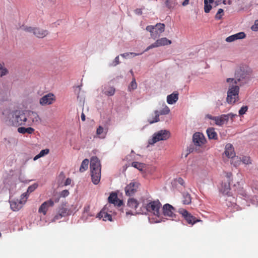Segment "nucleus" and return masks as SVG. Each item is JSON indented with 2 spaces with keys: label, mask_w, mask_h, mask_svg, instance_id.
I'll list each match as a JSON object with an SVG mask.
<instances>
[{
  "label": "nucleus",
  "mask_w": 258,
  "mask_h": 258,
  "mask_svg": "<svg viewBox=\"0 0 258 258\" xmlns=\"http://www.w3.org/2000/svg\"><path fill=\"white\" fill-rule=\"evenodd\" d=\"M251 75V71L248 69L240 68L237 70L235 74V79L228 78L227 79V82H231V83L237 84L239 86L247 83L250 80Z\"/></svg>",
  "instance_id": "f257e3e1"
},
{
  "label": "nucleus",
  "mask_w": 258,
  "mask_h": 258,
  "mask_svg": "<svg viewBox=\"0 0 258 258\" xmlns=\"http://www.w3.org/2000/svg\"><path fill=\"white\" fill-rule=\"evenodd\" d=\"M90 167L92 181L94 184H97L101 178V165L97 157H92L91 158Z\"/></svg>",
  "instance_id": "f03ea898"
},
{
  "label": "nucleus",
  "mask_w": 258,
  "mask_h": 258,
  "mask_svg": "<svg viewBox=\"0 0 258 258\" xmlns=\"http://www.w3.org/2000/svg\"><path fill=\"white\" fill-rule=\"evenodd\" d=\"M27 121V116L26 113L20 110H16L11 113L9 119V124L14 126L25 125Z\"/></svg>",
  "instance_id": "7ed1b4c3"
},
{
  "label": "nucleus",
  "mask_w": 258,
  "mask_h": 258,
  "mask_svg": "<svg viewBox=\"0 0 258 258\" xmlns=\"http://www.w3.org/2000/svg\"><path fill=\"white\" fill-rule=\"evenodd\" d=\"M230 83L229 89L227 91V102L229 104H234L238 100L239 86L234 83Z\"/></svg>",
  "instance_id": "20e7f679"
},
{
  "label": "nucleus",
  "mask_w": 258,
  "mask_h": 258,
  "mask_svg": "<svg viewBox=\"0 0 258 258\" xmlns=\"http://www.w3.org/2000/svg\"><path fill=\"white\" fill-rule=\"evenodd\" d=\"M146 29L150 32L151 37L155 39L164 31L165 25L159 23L155 26L149 25L147 26Z\"/></svg>",
  "instance_id": "39448f33"
},
{
  "label": "nucleus",
  "mask_w": 258,
  "mask_h": 258,
  "mask_svg": "<svg viewBox=\"0 0 258 258\" xmlns=\"http://www.w3.org/2000/svg\"><path fill=\"white\" fill-rule=\"evenodd\" d=\"M170 133L167 130H161L154 134L153 138L149 140V144L153 145L160 141L166 140L169 138Z\"/></svg>",
  "instance_id": "423d86ee"
},
{
  "label": "nucleus",
  "mask_w": 258,
  "mask_h": 258,
  "mask_svg": "<svg viewBox=\"0 0 258 258\" xmlns=\"http://www.w3.org/2000/svg\"><path fill=\"white\" fill-rule=\"evenodd\" d=\"M161 206V203L159 200L151 201L147 204L145 208L147 212L153 214L158 217L160 216V209Z\"/></svg>",
  "instance_id": "0eeeda50"
},
{
  "label": "nucleus",
  "mask_w": 258,
  "mask_h": 258,
  "mask_svg": "<svg viewBox=\"0 0 258 258\" xmlns=\"http://www.w3.org/2000/svg\"><path fill=\"white\" fill-rule=\"evenodd\" d=\"M178 212L181 215L182 217L189 225H193L197 222L202 221L201 220L197 219L196 217L192 216L186 210L183 208H179Z\"/></svg>",
  "instance_id": "6e6552de"
},
{
  "label": "nucleus",
  "mask_w": 258,
  "mask_h": 258,
  "mask_svg": "<svg viewBox=\"0 0 258 258\" xmlns=\"http://www.w3.org/2000/svg\"><path fill=\"white\" fill-rule=\"evenodd\" d=\"M26 32L32 33L36 37L42 38L48 34V32L46 30H43L37 27H26L24 28Z\"/></svg>",
  "instance_id": "1a4fd4ad"
},
{
  "label": "nucleus",
  "mask_w": 258,
  "mask_h": 258,
  "mask_svg": "<svg viewBox=\"0 0 258 258\" xmlns=\"http://www.w3.org/2000/svg\"><path fill=\"white\" fill-rule=\"evenodd\" d=\"M236 116V114L230 113L227 114H222L220 116H216L215 123L218 126H222L224 124L227 123L229 119L233 121L234 117Z\"/></svg>",
  "instance_id": "9d476101"
},
{
  "label": "nucleus",
  "mask_w": 258,
  "mask_h": 258,
  "mask_svg": "<svg viewBox=\"0 0 258 258\" xmlns=\"http://www.w3.org/2000/svg\"><path fill=\"white\" fill-rule=\"evenodd\" d=\"M111 205H106L103 208V209L98 214L97 217L99 219H102L103 221H106L107 220L112 221V216L109 213L111 212L109 211L110 209H111Z\"/></svg>",
  "instance_id": "9b49d317"
},
{
  "label": "nucleus",
  "mask_w": 258,
  "mask_h": 258,
  "mask_svg": "<svg viewBox=\"0 0 258 258\" xmlns=\"http://www.w3.org/2000/svg\"><path fill=\"white\" fill-rule=\"evenodd\" d=\"M55 101V96L53 93H49L42 97L39 100V103L45 106L52 104Z\"/></svg>",
  "instance_id": "f8f14e48"
},
{
  "label": "nucleus",
  "mask_w": 258,
  "mask_h": 258,
  "mask_svg": "<svg viewBox=\"0 0 258 258\" xmlns=\"http://www.w3.org/2000/svg\"><path fill=\"white\" fill-rule=\"evenodd\" d=\"M192 141L196 146H201L205 144L206 140L204 135L199 132L196 133L192 137Z\"/></svg>",
  "instance_id": "ddd939ff"
},
{
  "label": "nucleus",
  "mask_w": 258,
  "mask_h": 258,
  "mask_svg": "<svg viewBox=\"0 0 258 258\" xmlns=\"http://www.w3.org/2000/svg\"><path fill=\"white\" fill-rule=\"evenodd\" d=\"M139 186V183L137 182H132L127 184L125 188L126 195L132 196L137 191Z\"/></svg>",
  "instance_id": "4468645a"
},
{
  "label": "nucleus",
  "mask_w": 258,
  "mask_h": 258,
  "mask_svg": "<svg viewBox=\"0 0 258 258\" xmlns=\"http://www.w3.org/2000/svg\"><path fill=\"white\" fill-rule=\"evenodd\" d=\"M162 211L163 215L165 216L173 218L175 216V208L169 204H166L163 206Z\"/></svg>",
  "instance_id": "2eb2a0df"
},
{
  "label": "nucleus",
  "mask_w": 258,
  "mask_h": 258,
  "mask_svg": "<svg viewBox=\"0 0 258 258\" xmlns=\"http://www.w3.org/2000/svg\"><path fill=\"white\" fill-rule=\"evenodd\" d=\"M108 202L109 203V205H111L112 206L111 208L115 207V206L119 207L122 204V201L118 199L116 194L114 192L110 194L108 197Z\"/></svg>",
  "instance_id": "dca6fc26"
},
{
  "label": "nucleus",
  "mask_w": 258,
  "mask_h": 258,
  "mask_svg": "<svg viewBox=\"0 0 258 258\" xmlns=\"http://www.w3.org/2000/svg\"><path fill=\"white\" fill-rule=\"evenodd\" d=\"M54 205V202L52 199H50L47 201L44 202L39 207L38 212L43 213L44 215L46 214L48 209L50 207H52Z\"/></svg>",
  "instance_id": "f3484780"
},
{
  "label": "nucleus",
  "mask_w": 258,
  "mask_h": 258,
  "mask_svg": "<svg viewBox=\"0 0 258 258\" xmlns=\"http://www.w3.org/2000/svg\"><path fill=\"white\" fill-rule=\"evenodd\" d=\"M245 37V34L243 32H240L228 36L226 38L225 40L227 42H232L237 40L243 39Z\"/></svg>",
  "instance_id": "a211bd4d"
},
{
  "label": "nucleus",
  "mask_w": 258,
  "mask_h": 258,
  "mask_svg": "<svg viewBox=\"0 0 258 258\" xmlns=\"http://www.w3.org/2000/svg\"><path fill=\"white\" fill-rule=\"evenodd\" d=\"M23 202L22 201L18 199L10 201L11 209L13 211H18L22 208V205H24Z\"/></svg>",
  "instance_id": "6ab92c4d"
},
{
  "label": "nucleus",
  "mask_w": 258,
  "mask_h": 258,
  "mask_svg": "<svg viewBox=\"0 0 258 258\" xmlns=\"http://www.w3.org/2000/svg\"><path fill=\"white\" fill-rule=\"evenodd\" d=\"M230 182L229 181L222 182L220 191L223 195L230 196Z\"/></svg>",
  "instance_id": "aec40b11"
},
{
  "label": "nucleus",
  "mask_w": 258,
  "mask_h": 258,
  "mask_svg": "<svg viewBox=\"0 0 258 258\" xmlns=\"http://www.w3.org/2000/svg\"><path fill=\"white\" fill-rule=\"evenodd\" d=\"M27 116V120H30L33 122L38 123L40 121V117L38 114L33 111H28L26 113Z\"/></svg>",
  "instance_id": "412c9836"
},
{
  "label": "nucleus",
  "mask_w": 258,
  "mask_h": 258,
  "mask_svg": "<svg viewBox=\"0 0 258 258\" xmlns=\"http://www.w3.org/2000/svg\"><path fill=\"white\" fill-rule=\"evenodd\" d=\"M224 153L225 155L228 157H233L235 155L234 148L231 144H227L225 146Z\"/></svg>",
  "instance_id": "4be33fe9"
},
{
  "label": "nucleus",
  "mask_w": 258,
  "mask_h": 258,
  "mask_svg": "<svg viewBox=\"0 0 258 258\" xmlns=\"http://www.w3.org/2000/svg\"><path fill=\"white\" fill-rule=\"evenodd\" d=\"M178 99V93L177 92H173L169 95L167 97V102L169 104H173L175 103Z\"/></svg>",
  "instance_id": "5701e85b"
},
{
  "label": "nucleus",
  "mask_w": 258,
  "mask_h": 258,
  "mask_svg": "<svg viewBox=\"0 0 258 258\" xmlns=\"http://www.w3.org/2000/svg\"><path fill=\"white\" fill-rule=\"evenodd\" d=\"M206 132L208 138L210 140H217L218 135L214 128L209 127L208 128H207Z\"/></svg>",
  "instance_id": "b1692460"
},
{
  "label": "nucleus",
  "mask_w": 258,
  "mask_h": 258,
  "mask_svg": "<svg viewBox=\"0 0 258 258\" xmlns=\"http://www.w3.org/2000/svg\"><path fill=\"white\" fill-rule=\"evenodd\" d=\"M107 132V129H104L102 126L100 125L97 128L96 134L101 139L105 138Z\"/></svg>",
  "instance_id": "393cba45"
},
{
  "label": "nucleus",
  "mask_w": 258,
  "mask_h": 258,
  "mask_svg": "<svg viewBox=\"0 0 258 258\" xmlns=\"http://www.w3.org/2000/svg\"><path fill=\"white\" fill-rule=\"evenodd\" d=\"M139 205L137 200L134 198H130L127 201V206L132 209L136 210Z\"/></svg>",
  "instance_id": "a878e982"
},
{
  "label": "nucleus",
  "mask_w": 258,
  "mask_h": 258,
  "mask_svg": "<svg viewBox=\"0 0 258 258\" xmlns=\"http://www.w3.org/2000/svg\"><path fill=\"white\" fill-rule=\"evenodd\" d=\"M34 129L31 127L26 128L25 127H20L18 128V132L19 133L25 134L28 133V134H32L34 132Z\"/></svg>",
  "instance_id": "bb28decb"
},
{
  "label": "nucleus",
  "mask_w": 258,
  "mask_h": 258,
  "mask_svg": "<svg viewBox=\"0 0 258 258\" xmlns=\"http://www.w3.org/2000/svg\"><path fill=\"white\" fill-rule=\"evenodd\" d=\"M164 3L166 7L169 10L173 9L177 5L175 0H165Z\"/></svg>",
  "instance_id": "cd10ccee"
},
{
  "label": "nucleus",
  "mask_w": 258,
  "mask_h": 258,
  "mask_svg": "<svg viewBox=\"0 0 258 258\" xmlns=\"http://www.w3.org/2000/svg\"><path fill=\"white\" fill-rule=\"evenodd\" d=\"M157 43H158V46H164L169 45L171 43V41L167 38L164 37L157 40Z\"/></svg>",
  "instance_id": "c85d7f7f"
},
{
  "label": "nucleus",
  "mask_w": 258,
  "mask_h": 258,
  "mask_svg": "<svg viewBox=\"0 0 258 258\" xmlns=\"http://www.w3.org/2000/svg\"><path fill=\"white\" fill-rule=\"evenodd\" d=\"M183 199L182 202L184 205H188L190 204L191 201V198L190 194L187 192H184L182 195Z\"/></svg>",
  "instance_id": "c756f323"
},
{
  "label": "nucleus",
  "mask_w": 258,
  "mask_h": 258,
  "mask_svg": "<svg viewBox=\"0 0 258 258\" xmlns=\"http://www.w3.org/2000/svg\"><path fill=\"white\" fill-rule=\"evenodd\" d=\"M231 163L235 167H237L241 164V157H239L238 156H236L235 155L233 156V157H231Z\"/></svg>",
  "instance_id": "7c9ffc66"
},
{
  "label": "nucleus",
  "mask_w": 258,
  "mask_h": 258,
  "mask_svg": "<svg viewBox=\"0 0 258 258\" xmlns=\"http://www.w3.org/2000/svg\"><path fill=\"white\" fill-rule=\"evenodd\" d=\"M88 164H89V160L87 159H84L81 164V165L80 167V171L81 172H83L85 171H86L88 169Z\"/></svg>",
  "instance_id": "2f4dec72"
},
{
  "label": "nucleus",
  "mask_w": 258,
  "mask_h": 258,
  "mask_svg": "<svg viewBox=\"0 0 258 258\" xmlns=\"http://www.w3.org/2000/svg\"><path fill=\"white\" fill-rule=\"evenodd\" d=\"M49 153V150L48 149H45L42 150L40 151V152L34 157L33 160L34 161L37 160L39 158L44 156L46 155H47Z\"/></svg>",
  "instance_id": "473e14b6"
},
{
  "label": "nucleus",
  "mask_w": 258,
  "mask_h": 258,
  "mask_svg": "<svg viewBox=\"0 0 258 258\" xmlns=\"http://www.w3.org/2000/svg\"><path fill=\"white\" fill-rule=\"evenodd\" d=\"M115 88L113 87H108L104 89V94L107 96H112L115 93Z\"/></svg>",
  "instance_id": "72a5a7b5"
},
{
  "label": "nucleus",
  "mask_w": 258,
  "mask_h": 258,
  "mask_svg": "<svg viewBox=\"0 0 258 258\" xmlns=\"http://www.w3.org/2000/svg\"><path fill=\"white\" fill-rule=\"evenodd\" d=\"M8 73V69L5 67L4 63H0V76L2 77Z\"/></svg>",
  "instance_id": "f704fd0d"
},
{
  "label": "nucleus",
  "mask_w": 258,
  "mask_h": 258,
  "mask_svg": "<svg viewBox=\"0 0 258 258\" xmlns=\"http://www.w3.org/2000/svg\"><path fill=\"white\" fill-rule=\"evenodd\" d=\"M59 212L60 213V215L63 217H65L66 216H68L69 215H70L72 213L71 211H70V210L68 209L67 208L65 207H62L59 210Z\"/></svg>",
  "instance_id": "c9c22d12"
},
{
  "label": "nucleus",
  "mask_w": 258,
  "mask_h": 258,
  "mask_svg": "<svg viewBox=\"0 0 258 258\" xmlns=\"http://www.w3.org/2000/svg\"><path fill=\"white\" fill-rule=\"evenodd\" d=\"M137 88V84L135 78H133L132 81L128 87V90L129 91H132L136 89Z\"/></svg>",
  "instance_id": "e433bc0d"
},
{
  "label": "nucleus",
  "mask_w": 258,
  "mask_h": 258,
  "mask_svg": "<svg viewBox=\"0 0 258 258\" xmlns=\"http://www.w3.org/2000/svg\"><path fill=\"white\" fill-rule=\"evenodd\" d=\"M242 162L244 164H250L251 163V161L249 157L243 156L241 157V163Z\"/></svg>",
  "instance_id": "4c0bfd02"
},
{
  "label": "nucleus",
  "mask_w": 258,
  "mask_h": 258,
  "mask_svg": "<svg viewBox=\"0 0 258 258\" xmlns=\"http://www.w3.org/2000/svg\"><path fill=\"white\" fill-rule=\"evenodd\" d=\"M212 9V6L208 4V0H204V11L206 13H209Z\"/></svg>",
  "instance_id": "58836bf2"
},
{
  "label": "nucleus",
  "mask_w": 258,
  "mask_h": 258,
  "mask_svg": "<svg viewBox=\"0 0 258 258\" xmlns=\"http://www.w3.org/2000/svg\"><path fill=\"white\" fill-rule=\"evenodd\" d=\"M38 187V184L37 183H34L33 184L29 186L27 189V192L28 194H30L35 190Z\"/></svg>",
  "instance_id": "ea45409f"
},
{
  "label": "nucleus",
  "mask_w": 258,
  "mask_h": 258,
  "mask_svg": "<svg viewBox=\"0 0 258 258\" xmlns=\"http://www.w3.org/2000/svg\"><path fill=\"white\" fill-rule=\"evenodd\" d=\"M224 11L222 9H219L215 15V19L220 20L221 19L222 15H223Z\"/></svg>",
  "instance_id": "a19ab883"
},
{
  "label": "nucleus",
  "mask_w": 258,
  "mask_h": 258,
  "mask_svg": "<svg viewBox=\"0 0 258 258\" xmlns=\"http://www.w3.org/2000/svg\"><path fill=\"white\" fill-rule=\"evenodd\" d=\"M169 112H170V109H169V108L168 106H165V107L164 108H163L160 111L159 114L160 115H165V114H168Z\"/></svg>",
  "instance_id": "79ce46f5"
},
{
  "label": "nucleus",
  "mask_w": 258,
  "mask_h": 258,
  "mask_svg": "<svg viewBox=\"0 0 258 258\" xmlns=\"http://www.w3.org/2000/svg\"><path fill=\"white\" fill-rule=\"evenodd\" d=\"M28 193L27 192H24L23 193L21 196V199L20 200H21L23 202V204H24L27 199H28Z\"/></svg>",
  "instance_id": "37998d69"
},
{
  "label": "nucleus",
  "mask_w": 258,
  "mask_h": 258,
  "mask_svg": "<svg viewBox=\"0 0 258 258\" xmlns=\"http://www.w3.org/2000/svg\"><path fill=\"white\" fill-rule=\"evenodd\" d=\"M155 116L154 118V120L150 121V123H153L154 122H156L159 121V115H160L157 110L155 111Z\"/></svg>",
  "instance_id": "c03bdc74"
},
{
  "label": "nucleus",
  "mask_w": 258,
  "mask_h": 258,
  "mask_svg": "<svg viewBox=\"0 0 258 258\" xmlns=\"http://www.w3.org/2000/svg\"><path fill=\"white\" fill-rule=\"evenodd\" d=\"M248 107L247 106H242L239 110V114L240 115H243L246 113L247 111Z\"/></svg>",
  "instance_id": "a18cd8bd"
},
{
  "label": "nucleus",
  "mask_w": 258,
  "mask_h": 258,
  "mask_svg": "<svg viewBox=\"0 0 258 258\" xmlns=\"http://www.w3.org/2000/svg\"><path fill=\"white\" fill-rule=\"evenodd\" d=\"M132 166L135 168H136L139 170H141L142 168V165L141 163L138 162H134L132 163Z\"/></svg>",
  "instance_id": "49530a36"
},
{
  "label": "nucleus",
  "mask_w": 258,
  "mask_h": 258,
  "mask_svg": "<svg viewBox=\"0 0 258 258\" xmlns=\"http://www.w3.org/2000/svg\"><path fill=\"white\" fill-rule=\"evenodd\" d=\"M159 47V46H158V43H157V41H156L155 42H154V43L151 44L148 47H147L144 51H147L151 49H152L155 47Z\"/></svg>",
  "instance_id": "de8ad7c7"
},
{
  "label": "nucleus",
  "mask_w": 258,
  "mask_h": 258,
  "mask_svg": "<svg viewBox=\"0 0 258 258\" xmlns=\"http://www.w3.org/2000/svg\"><path fill=\"white\" fill-rule=\"evenodd\" d=\"M141 54H142V53H133V52L124 53L121 54V56H122L123 57L126 58V57L128 56L130 54L133 55L134 56H137V55H139Z\"/></svg>",
  "instance_id": "09e8293b"
},
{
  "label": "nucleus",
  "mask_w": 258,
  "mask_h": 258,
  "mask_svg": "<svg viewBox=\"0 0 258 258\" xmlns=\"http://www.w3.org/2000/svg\"><path fill=\"white\" fill-rule=\"evenodd\" d=\"M119 63V56H116L114 60L112 61L111 66H113V67H115L116 66H117V64H118Z\"/></svg>",
  "instance_id": "8fccbe9b"
},
{
  "label": "nucleus",
  "mask_w": 258,
  "mask_h": 258,
  "mask_svg": "<svg viewBox=\"0 0 258 258\" xmlns=\"http://www.w3.org/2000/svg\"><path fill=\"white\" fill-rule=\"evenodd\" d=\"M69 194H70L69 191L68 190L65 189V190H63L62 191H61L60 192L59 195H60V197L65 198V197L68 196Z\"/></svg>",
  "instance_id": "3c124183"
},
{
  "label": "nucleus",
  "mask_w": 258,
  "mask_h": 258,
  "mask_svg": "<svg viewBox=\"0 0 258 258\" xmlns=\"http://www.w3.org/2000/svg\"><path fill=\"white\" fill-rule=\"evenodd\" d=\"M251 29L254 31H258V20L255 21L254 24L251 27Z\"/></svg>",
  "instance_id": "603ef678"
},
{
  "label": "nucleus",
  "mask_w": 258,
  "mask_h": 258,
  "mask_svg": "<svg viewBox=\"0 0 258 258\" xmlns=\"http://www.w3.org/2000/svg\"><path fill=\"white\" fill-rule=\"evenodd\" d=\"M222 3L224 5L226 4V0H215V4L217 6L220 5Z\"/></svg>",
  "instance_id": "864d4df0"
},
{
  "label": "nucleus",
  "mask_w": 258,
  "mask_h": 258,
  "mask_svg": "<svg viewBox=\"0 0 258 258\" xmlns=\"http://www.w3.org/2000/svg\"><path fill=\"white\" fill-rule=\"evenodd\" d=\"M232 173L231 172H228L226 173V177H227V181L231 182L232 181L231 177H232Z\"/></svg>",
  "instance_id": "5fc2aeb1"
},
{
  "label": "nucleus",
  "mask_w": 258,
  "mask_h": 258,
  "mask_svg": "<svg viewBox=\"0 0 258 258\" xmlns=\"http://www.w3.org/2000/svg\"><path fill=\"white\" fill-rule=\"evenodd\" d=\"M206 118H209L210 119L213 120L215 121L216 116H212L211 114H207L206 116Z\"/></svg>",
  "instance_id": "6e6d98bb"
},
{
  "label": "nucleus",
  "mask_w": 258,
  "mask_h": 258,
  "mask_svg": "<svg viewBox=\"0 0 258 258\" xmlns=\"http://www.w3.org/2000/svg\"><path fill=\"white\" fill-rule=\"evenodd\" d=\"M135 12L137 15H141L142 14V11L141 9H136Z\"/></svg>",
  "instance_id": "4d7b16f0"
},
{
  "label": "nucleus",
  "mask_w": 258,
  "mask_h": 258,
  "mask_svg": "<svg viewBox=\"0 0 258 258\" xmlns=\"http://www.w3.org/2000/svg\"><path fill=\"white\" fill-rule=\"evenodd\" d=\"M63 216H61V215H60V213L59 212H58V214H57L56 215H55V216L54 217V219L55 220H58L59 219H60L61 218H62Z\"/></svg>",
  "instance_id": "13d9d810"
},
{
  "label": "nucleus",
  "mask_w": 258,
  "mask_h": 258,
  "mask_svg": "<svg viewBox=\"0 0 258 258\" xmlns=\"http://www.w3.org/2000/svg\"><path fill=\"white\" fill-rule=\"evenodd\" d=\"M71 183V179L70 178H67L65 181L64 184L66 185H70Z\"/></svg>",
  "instance_id": "bf43d9fd"
},
{
  "label": "nucleus",
  "mask_w": 258,
  "mask_h": 258,
  "mask_svg": "<svg viewBox=\"0 0 258 258\" xmlns=\"http://www.w3.org/2000/svg\"><path fill=\"white\" fill-rule=\"evenodd\" d=\"M189 4V0H184V1L182 3V5L183 6H186Z\"/></svg>",
  "instance_id": "052dcab7"
},
{
  "label": "nucleus",
  "mask_w": 258,
  "mask_h": 258,
  "mask_svg": "<svg viewBox=\"0 0 258 258\" xmlns=\"http://www.w3.org/2000/svg\"><path fill=\"white\" fill-rule=\"evenodd\" d=\"M52 200H53V201L54 202V203H58V202H59V196H58V197H54V198H53V199H52Z\"/></svg>",
  "instance_id": "680f3d73"
},
{
  "label": "nucleus",
  "mask_w": 258,
  "mask_h": 258,
  "mask_svg": "<svg viewBox=\"0 0 258 258\" xmlns=\"http://www.w3.org/2000/svg\"><path fill=\"white\" fill-rule=\"evenodd\" d=\"M81 117V119L82 120V121L85 120V115L84 113H82Z\"/></svg>",
  "instance_id": "e2e57ef3"
},
{
  "label": "nucleus",
  "mask_w": 258,
  "mask_h": 258,
  "mask_svg": "<svg viewBox=\"0 0 258 258\" xmlns=\"http://www.w3.org/2000/svg\"><path fill=\"white\" fill-rule=\"evenodd\" d=\"M178 182H179L180 184L182 185V184H183V183H184V181H183V180L181 178H179L178 179Z\"/></svg>",
  "instance_id": "0e129e2a"
},
{
  "label": "nucleus",
  "mask_w": 258,
  "mask_h": 258,
  "mask_svg": "<svg viewBox=\"0 0 258 258\" xmlns=\"http://www.w3.org/2000/svg\"><path fill=\"white\" fill-rule=\"evenodd\" d=\"M126 215H131V214H133L131 213L130 211H128V212H126Z\"/></svg>",
  "instance_id": "69168bd1"
},
{
  "label": "nucleus",
  "mask_w": 258,
  "mask_h": 258,
  "mask_svg": "<svg viewBox=\"0 0 258 258\" xmlns=\"http://www.w3.org/2000/svg\"><path fill=\"white\" fill-rule=\"evenodd\" d=\"M208 3L209 2V3L211 4L214 2V0H208Z\"/></svg>",
  "instance_id": "338daca9"
},
{
  "label": "nucleus",
  "mask_w": 258,
  "mask_h": 258,
  "mask_svg": "<svg viewBox=\"0 0 258 258\" xmlns=\"http://www.w3.org/2000/svg\"><path fill=\"white\" fill-rule=\"evenodd\" d=\"M226 4H228V5L231 4V1L230 0H229Z\"/></svg>",
  "instance_id": "774afa93"
}]
</instances>
